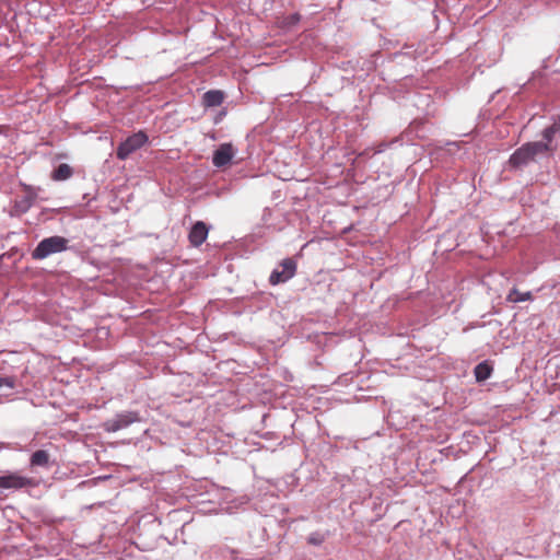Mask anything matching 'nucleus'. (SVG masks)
<instances>
[{
    "instance_id": "obj_15",
    "label": "nucleus",
    "mask_w": 560,
    "mask_h": 560,
    "mask_svg": "<svg viewBox=\"0 0 560 560\" xmlns=\"http://www.w3.org/2000/svg\"><path fill=\"white\" fill-rule=\"evenodd\" d=\"M506 300L509 302L518 303V302H525L528 300H532V293L528 292H520L517 289L513 288L508 296Z\"/></svg>"
},
{
    "instance_id": "obj_6",
    "label": "nucleus",
    "mask_w": 560,
    "mask_h": 560,
    "mask_svg": "<svg viewBox=\"0 0 560 560\" xmlns=\"http://www.w3.org/2000/svg\"><path fill=\"white\" fill-rule=\"evenodd\" d=\"M235 150L232 143H222L213 153L212 164L218 168H222L232 162Z\"/></svg>"
},
{
    "instance_id": "obj_7",
    "label": "nucleus",
    "mask_w": 560,
    "mask_h": 560,
    "mask_svg": "<svg viewBox=\"0 0 560 560\" xmlns=\"http://www.w3.org/2000/svg\"><path fill=\"white\" fill-rule=\"evenodd\" d=\"M32 485V479L21 476L16 472L0 476V488L1 489H14L19 490Z\"/></svg>"
},
{
    "instance_id": "obj_12",
    "label": "nucleus",
    "mask_w": 560,
    "mask_h": 560,
    "mask_svg": "<svg viewBox=\"0 0 560 560\" xmlns=\"http://www.w3.org/2000/svg\"><path fill=\"white\" fill-rule=\"evenodd\" d=\"M493 372L492 366L487 362H480L475 366L474 374L477 382L487 381Z\"/></svg>"
},
{
    "instance_id": "obj_8",
    "label": "nucleus",
    "mask_w": 560,
    "mask_h": 560,
    "mask_svg": "<svg viewBox=\"0 0 560 560\" xmlns=\"http://www.w3.org/2000/svg\"><path fill=\"white\" fill-rule=\"evenodd\" d=\"M209 229L202 221H197L190 229L188 240L194 247H199L208 237Z\"/></svg>"
},
{
    "instance_id": "obj_14",
    "label": "nucleus",
    "mask_w": 560,
    "mask_h": 560,
    "mask_svg": "<svg viewBox=\"0 0 560 560\" xmlns=\"http://www.w3.org/2000/svg\"><path fill=\"white\" fill-rule=\"evenodd\" d=\"M15 387V378L12 376L0 377V397H8Z\"/></svg>"
},
{
    "instance_id": "obj_2",
    "label": "nucleus",
    "mask_w": 560,
    "mask_h": 560,
    "mask_svg": "<svg viewBox=\"0 0 560 560\" xmlns=\"http://www.w3.org/2000/svg\"><path fill=\"white\" fill-rule=\"evenodd\" d=\"M68 249L69 240L63 236L54 235L43 238L32 250L31 256L34 260H43L54 254L62 253Z\"/></svg>"
},
{
    "instance_id": "obj_13",
    "label": "nucleus",
    "mask_w": 560,
    "mask_h": 560,
    "mask_svg": "<svg viewBox=\"0 0 560 560\" xmlns=\"http://www.w3.org/2000/svg\"><path fill=\"white\" fill-rule=\"evenodd\" d=\"M73 174L72 167L67 163L59 164L55 171L52 172L51 178L54 180H67L69 179Z\"/></svg>"
},
{
    "instance_id": "obj_10",
    "label": "nucleus",
    "mask_w": 560,
    "mask_h": 560,
    "mask_svg": "<svg viewBox=\"0 0 560 560\" xmlns=\"http://www.w3.org/2000/svg\"><path fill=\"white\" fill-rule=\"evenodd\" d=\"M31 467H44L50 466V454L45 450H38L31 455L30 458Z\"/></svg>"
},
{
    "instance_id": "obj_3",
    "label": "nucleus",
    "mask_w": 560,
    "mask_h": 560,
    "mask_svg": "<svg viewBox=\"0 0 560 560\" xmlns=\"http://www.w3.org/2000/svg\"><path fill=\"white\" fill-rule=\"evenodd\" d=\"M149 138L144 131H138L127 137L116 150V156L120 161L127 160L132 153L141 149Z\"/></svg>"
},
{
    "instance_id": "obj_1",
    "label": "nucleus",
    "mask_w": 560,
    "mask_h": 560,
    "mask_svg": "<svg viewBox=\"0 0 560 560\" xmlns=\"http://www.w3.org/2000/svg\"><path fill=\"white\" fill-rule=\"evenodd\" d=\"M553 153L549 144L545 143L544 140L527 142L514 151L509 159V165L512 168H522L535 162L538 155L550 156Z\"/></svg>"
},
{
    "instance_id": "obj_17",
    "label": "nucleus",
    "mask_w": 560,
    "mask_h": 560,
    "mask_svg": "<svg viewBox=\"0 0 560 560\" xmlns=\"http://www.w3.org/2000/svg\"><path fill=\"white\" fill-rule=\"evenodd\" d=\"M307 541L311 545L319 546L324 541V536L320 535L319 533H313L308 536Z\"/></svg>"
},
{
    "instance_id": "obj_5",
    "label": "nucleus",
    "mask_w": 560,
    "mask_h": 560,
    "mask_svg": "<svg viewBox=\"0 0 560 560\" xmlns=\"http://www.w3.org/2000/svg\"><path fill=\"white\" fill-rule=\"evenodd\" d=\"M138 412L125 411L116 415L114 418L104 422V430L107 432H117L129 427L131 423L139 421Z\"/></svg>"
},
{
    "instance_id": "obj_11",
    "label": "nucleus",
    "mask_w": 560,
    "mask_h": 560,
    "mask_svg": "<svg viewBox=\"0 0 560 560\" xmlns=\"http://www.w3.org/2000/svg\"><path fill=\"white\" fill-rule=\"evenodd\" d=\"M224 100V94L219 90H210L202 96L203 105L207 107L220 106Z\"/></svg>"
},
{
    "instance_id": "obj_4",
    "label": "nucleus",
    "mask_w": 560,
    "mask_h": 560,
    "mask_svg": "<svg viewBox=\"0 0 560 560\" xmlns=\"http://www.w3.org/2000/svg\"><path fill=\"white\" fill-rule=\"evenodd\" d=\"M296 261L293 258L283 259L269 276V283L278 285L292 279L296 273Z\"/></svg>"
},
{
    "instance_id": "obj_9",
    "label": "nucleus",
    "mask_w": 560,
    "mask_h": 560,
    "mask_svg": "<svg viewBox=\"0 0 560 560\" xmlns=\"http://www.w3.org/2000/svg\"><path fill=\"white\" fill-rule=\"evenodd\" d=\"M560 132V115L553 118L552 125L545 128L541 132L542 140L545 143L549 144V148L555 152L556 145H553V140L556 135Z\"/></svg>"
},
{
    "instance_id": "obj_16",
    "label": "nucleus",
    "mask_w": 560,
    "mask_h": 560,
    "mask_svg": "<svg viewBox=\"0 0 560 560\" xmlns=\"http://www.w3.org/2000/svg\"><path fill=\"white\" fill-rule=\"evenodd\" d=\"M32 206V198L31 197H23L21 200H18L15 202V208L20 212H26Z\"/></svg>"
}]
</instances>
